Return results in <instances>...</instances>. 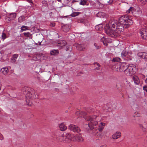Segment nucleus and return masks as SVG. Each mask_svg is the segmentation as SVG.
<instances>
[{"label":"nucleus","mask_w":147,"mask_h":147,"mask_svg":"<svg viewBox=\"0 0 147 147\" xmlns=\"http://www.w3.org/2000/svg\"><path fill=\"white\" fill-rule=\"evenodd\" d=\"M18 57V54H15L13 55L11 59V62L12 63L15 62Z\"/></svg>","instance_id":"obj_19"},{"label":"nucleus","mask_w":147,"mask_h":147,"mask_svg":"<svg viewBox=\"0 0 147 147\" xmlns=\"http://www.w3.org/2000/svg\"><path fill=\"white\" fill-rule=\"evenodd\" d=\"M99 113H94V114L90 116H86L84 117L85 119L88 121H90L88 125L91 129H92L94 128V126L98 124V121L100 120Z\"/></svg>","instance_id":"obj_2"},{"label":"nucleus","mask_w":147,"mask_h":147,"mask_svg":"<svg viewBox=\"0 0 147 147\" xmlns=\"http://www.w3.org/2000/svg\"><path fill=\"white\" fill-rule=\"evenodd\" d=\"M95 64H96L98 66H99V67L100 66V65L98 63H95Z\"/></svg>","instance_id":"obj_48"},{"label":"nucleus","mask_w":147,"mask_h":147,"mask_svg":"<svg viewBox=\"0 0 147 147\" xmlns=\"http://www.w3.org/2000/svg\"><path fill=\"white\" fill-rule=\"evenodd\" d=\"M75 136L76 137V139L75 141H76L80 142H84V140L82 137L81 134H78L76 136Z\"/></svg>","instance_id":"obj_10"},{"label":"nucleus","mask_w":147,"mask_h":147,"mask_svg":"<svg viewBox=\"0 0 147 147\" xmlns=\"http://www.w3.org/2000/svg\"><path fill=\"white\" fill-rule=\"evenodd\" d=\"M103 146H100V147H103Z\"/></svg>","instance_id":"obj_53"},{"label":"nucleus","mask_w":147,"mask_h":147,"mask_svg":"<svg viewBox=\"0 0 147 147\" xmlns=\"http://www.w3.org/2000/svg\"><path fill=\"white\" fill-rule=\"evenodd\" d=\"M66 42L65 40H62L61 41L60 44L61 46H63L66 45Z\"/></svg>","instance_id":"obj_33"},{"label":"nucleus","mask_w":147,"mask_h":147,"mask_svg":"<svg viewBox=\"0 0 147 147\" xmlns=\"http://www.w3.org/2000/svg\"><path fill=\"white\" fill-rule=\"evenodd\" d=\"M134 9V8L132 7H130L129 9L127 10L126 11V13H129L130 12L133 13V12H134L133 10Z\"/></svg>","instance_id":"obj_28"},{"label":"nucleus","mask_w":147,"mask_h":147,"mask_svg":"<svg viewBox=\"0 0 147 147\" xmlns=\"http://www.w3.org/2000/svg\"><path fill=\"white\" fill-rule=\"evenodd\" d=\"M41 42H40L39 43V45H40L41 44Z\"/></svg>","instance_id":"obj_52"},{"label":"nucleus","mask_w":147,"mask_h":147,"mask_svg":"<svg viewBox=\"0 0 147 147\" xmlns=\"http://www.w3.org/2000/svg\"><path fill=\"white\" fill-rule=\"evenodd\" d=\"M84 49V48L82 47L81 48H80L79 49V50L80 51H82Z\"/></svg>","instance_id":"obj_47"},{"label":"nucleus","mask_w":147,"mask_h":147,"mask_svg":"<svg viewBox=\"0 0 147 147\" xmlns=\"http://www.w3.org/2000/svg\"><path fill=\"white\" fill-rule=\"evenodd\" d=\"M140 127L142 128V130L143 131L147 132V128H145L142 125H141L140 126Z\"/></svg>","instance_id":"obj_35"},{"label":"nucleus","mask_w":147,"mask_h":147,"mask_svg":"<svg viewBox=\"0 0 147 147\" xmlns=\"http://www.w3.org/2000/svg\"><path fill=\"white\" fill-rule=\"evenodd\" d=\"M102 28V24H100L96 26L95 29L97 30H101Z\"/></svg>","instance_id":"obj_25"},{"label":"nucleus","mask_w":147,"mask_h":147,"mask_svg":"<svg viewBox=\"0 0 147 147\" xmlns=\"http://www.w3.org/2000/svg\"><path fill=\"white\" fill-rule=\"evenodd\" d=\"M106 124L105 123L102 122H100L98 125V130L100 132L102 131Z\"/></svg>","instance_id":"obj_13"},{"label":"nucleus","mask_w":147,"mask_h":147,"mask_svg":"<svg viewBox=\"0 0 147 147\" xmlns=\"http://www.w3.org/2000/svg\"><path fill=\"white\" fill-rule=\"evenodd\" d=\"M58 140L61 142L64 141V134H61L60 135L59 138H58Z\"/></svg>","instance_id":"obj_26"},{"label":"nucleus","mask_w":147,"mask_h":147,"mask_svg":"<svg viewBox=\"0 0 147 147\" xmlns=\"http://www.w3.org/2000/svg\"><path fill=\"white\" fill-rule=\"evenodd\" d=\"M8 21H10V20H9V19H8Z\"/></svg>","instance_id":"obj_57"},{"label":"nucleus","mask_w":147,"mask_h":147,"mask_svg":"<svg viewBox=\"0 0 147 147\" xmlns=\"http://www.w3.org/2000/svg\"><path fill=\"white\" fill-rule=\"evenodd\" d=\"M138 56L140 58L147 60V53L145 52H139L138 53Z\"/></svg>","instance_id":"obj_8"},{"label":"nucleus","mask_w":147,"mask_h":147,"mask_svg":"<svg viewBox=\"0 0 147 147\" xmlns=\"http://www.w3.org/2000/svg\"><path fill=\"white\" fill-rule=\"evenodd\" d=\"M64 141L68 142V139L66 137V134H64Z\"/></svg>","instance_id":"obj_42"},{"label":"nucleus","mask_w":147,"mask_h":147,"mask_svg":"<svg viewBox=\"0 0 147 147\" xmlns=\"http://www.w3.org/2000/svg\"><path fill=\"white\" fill-rule=\"evenodd\" d=\"M69 129L74 132L79 133L80 131V129L77 126L73 124H70L69 126Z\"/></svg>","instance_id":"obj_6"},{"label":"nucleus","mask_w":147,"mask_h":147,"mask_svg":"<svg viewBox=\"0 0 147 147\" xmlns=\"http://www.w3.org/2000/svg\"><path fill=\"white\" fill-rule=\"evenodd\" d=\"M142 38L144 39L147 40V32L141 35Z\"/></svg>","instance_id":"obj_31"},{"label":"nucleus","mask_w":147,"mask_h":147,"mask_svg":"<svg viewBox=\"0 0 147 147\" xmlns=\"http://www.w3.org/2000/svg\"><path fill=\"white\" fill-rule=\"evenodd\" d=\"M133 23V21L129 18L126 15L120 17L118 21L117 20H111L105 27V31L108 35L112 37H117L126 28Z\"/></svg>","instance_id":"obj_1"},{"label":"nucleus","mask_w":147,"mask_h":147,"mask_svg":"<svg viewBox=\"0 0 147 147\" xmlns=\"http://www.w3.org/2000/svg\"><path fill=\"white\" fill-rule=\"evenodd\" d=\"M127 55V53L125 51H123L121 53V56L123 57H126Z\"/></svg>","instance_id":"obj_29"},{"label":"nucleus","mask_w":147,"mask_h":147,"mask_svg":"<svg viewBox=\"0 0 147 147\" xmlns=\"http://www.w3.org/2000/svg\"><path fill=\"white\" fill-rule=\"evenodd\" d=\"M101 41L103 42L105 46H107L108 45V44L107 43H106L105 42V41H104V40H105V38H104V37H103L102 38H101Z\"/></svg>","instance_id":"obj_39"},{"label":"nucleus","mask_w":147,"mask_h":147,"mask_svg":"<svg viewBox=\"0 0 147 147\" xmlns=\"http://www.w3.org/2000/svg\"><path fill=\"white\" fill-rule=\"evenodd\" d=\"M24 34L26 37H29L30 35V34L29 32L24 33Z\"/></svg>","instance_id":"obj_37"},{"label":"nucleus","mask_w":147,"mask_h":147,"mask_svg":"<svg viewBox=\"0 0 147 147\" xmlns=\"http://www.w3.org/2000/svg\"><path fill=\"white\" fill-rule=\"evenodd\" d=\"M29 29V27L25 26H23L21 28V31L22 32L26 31Z\"/></svg>","instance_id":"obj_23"},{"label":"nucleus","mask_w":147,"mask_h":147,"mask_svg":"<svg viewBox=\"0 0 147 147\" xmlns=\"http://www.w3.org/2000/svg\"><path fill=\"white\" fill-rule=\"evenodd\" d=\"M138 1H140L142 4H144L147 1V0H137Z\"/></svg>","instance_id":"obj_38"},{"label":"nucleus","mask_w":147,"mask_h":147,"mask_svg":"<svg viewBox=\"0 0 147 147\" xmlns=\"http://www.w3.org/2000/svg\"><path fill=\"white\" fill-rule=\"evenodd\" d=\"M120 60V58H114L113 59V60L115 61H119Z\"/></svg>","instance_id":"obj_45"},{"label":"nucleus","mask_w":147,"mask_h":147,"mask_svg":"<svg viewBox=\"0 0 147 147\" xmlns=\"http://www.w3.org/2000/svg\"><path fill=\"white\" fill-rule=\"evenodd\" d=\"M55 24L54 23H51V24H50L51 26L52 27H53V26H55Z\"/></svg>","instance_id":"obj_46"},{"label":"nucleus","mask_w":147,"mask_h":147,"mask_svg":"<svg viewBox=\"0 0 147 147\" xmlns=\"http://www.w3.org/2000/svg\"><path fill=\"white\" fill-rule=\"evenodd\" d=\"M147 32V27L146 26L145 28H143L140 31V33L141 35L143 34L144 33H146Z\"/></svg>","instance_id":"obj_21"},{"label":"nucleus","mask_w":147,"mask_h":147,"mask_svg":"<svg viewBox=\"0 0 147 147\" xmlns=\"http://www.w3.org/2000/svg\"><path fill=\"white\" fill-rule=\"evenodd\" d=\"M121 135V134L120 132L117 131L112 136V138L113 139H116L119 138Z\"/></svg>","instance_id":"obj_12"},{"label":"nucleus","mask_w":147,"mask_h":147,"mask_svg":"<svg viewBox=\"0 0 147 147\" xmlns=\"http://www.w3.org/2000/svg\"><path fill=\"white\" fill-rule=\"evenodd\" d=\"M37 97V96L35 94V92L32 91L31 92L28 91L26 96V101L28 105H31L32 102V100Z\"/></svg>","instance_id":"obj_3"},{"label":"nucleus","mask_w":147,"mask_h":147,"mask_svg":"<svg viewBox=\"0 0 147 147\" xmlns=\"http://www.w3.org/2000/svg\"><path fill=\"white\" fill-rule=\"evenodd\" d=\"M1 111V108H0V112Z\"/></svg>","instance_id":"obj_54"},{"label":"nucleus","mask_w":147,"mask_h":147,"mask_svg":"<svg viewBox=\"0 0 147 147\" xmlns=\"http://www.w3.org/2000/svg\"><path fill=\"white\" fill-rule=\"evenodd\" d=\"M50 53L51 55H55L58 54L59 52L57 50H53L50 51Z\"/></svg>","instance_id":"obj_20"},{"label":"nucleus","mask_w":147,"mask_h":147,"mask_svg":"<svg viewBox=\"0 0 147 147\" xmlns=\"http://www.w3.org/2000/svg\"><path fill=\"white\" fill-rule=\"evenodd\" d=\"M9 71L8 68L6 67H4L1 69V72L4 75L7 74Z\"/></svg>","instance_id":"obj_14"},{"label":"nucleus","mask_w":147,"mask_h":147,"mask_svg":"<svg viewBox=\"0 0 147 147\" xmlns=\"http://www.w3.org/2000/svg\"><path fill=\"white\" fill-rule=\"evenodd\" d=\"M113 2V0H109V1H107V4L111 5Z\"/></svg>","instance_id":"obj_40"},{"label":"nucleus","mask_w":147,"mask_h":147,"mask_svg":"<svg viewBox=\"0 0 147 147\" xmlns=\"http://www.w3.org/2000/svg\"><path fill=\"white\" fill-rule=\"evenodd\" d=\"M132 80L135 84L138 85L140 83V79L137 76L135 75L134 76L132 77Z\"/></svg>","instance_id":"obj_11"},{"label":"nucleus","mask_w":147,"mask_h":147,"mask_svg":"<svg viewBox=\"0 0 147 147\" xmlns=\"http://www.w3.org/2000/svg\"><path fill=\"white\" fill-rule=\"evenodd\" d=\"M51 13H52V12H51V13H50V15Z\"/></svg>","instance_id":"obj_56"},{"label":"nucleus","mask_w":147,"mask_h":147,"mask_svg":"<svg viewBox=\"0 0 147 147\" xmlns=\"http://www.w3.org/2000/svg\"><path fill=\"white\" fill-rule=\"evenodd\" d=\"M127 64L125 63H117L116 65L113 66L116 68V70L118 72L125 71V69L127 68Z\"/></svg>","instance_id":"obj_5"},{"label":"nucleus","mask_w":147,"mask_h":147,"mask_svg":"<svg viewBox=\"0 0 147 147\" xmlns=\"http://www.w3.org/2000/svg\"><path fill=\"white\" fill-rule=\"evenodd\" d=\"M139 115L138 114H136L135 115H134V117L138 116Z\"/></svg>","instance_id":"obj_49"},{"label":"nucleus","mask_w":147,"mask_h":147,"mask_svg":"<svg viewBox=\"0 0 147 147\" xmlns=\"http://www.w3.org/2000/svg\"><path fill=\"white\" fill-rule=\"evenodd\" d=\"M25 17L24 16H21L18 19V21L19 22H22L25 20Z\"/></svg>","instance_id":"obj_24"},{"label":"nucleus","mask_w":147,"mask_h":147,"mask_svg":"<svg viewBox=\"0 0 147 147\" xmlns=\"http://www.w3.org/2000/svg\"><path fill=\"white\" fill-rule=\"evenodd\" d=\"M136 68L134 65L131 64L128 66L127 65V68L125 70V74L127 76H131L136 73Z\"/></svg>","instance_id":"obj_4"},{"label":"nucleus","mask_w":147,"mask_h":147,"mask_svg":"<svg viewBox=\"0 0 147 147\" xmlns=\"http://www.w3.org/2000/svg\"><path fill=\"white\" fill-rule=\"evenodd\" d=\"M79 114V116L81 117H84L85 116L86 114V113L84 112V111H81L80 112V111H77L76 112V115H78Z\"/></svg>","instance_id":"obj_16"},{"label":"nucleus","mask_w":147,"mask_h":147,"mask_svg":"<svg viewBox=\"0 0 147 147\" xmlns=\"http://www.w3.org/2000/svg\"><path fill=\"white\" fill-rule=\"evenodd\" d=\"M2 38L4 40L7 38V36L6 34L4 33L3 32L1 35Z\"/></svg>","instance_id":"obj_32"},{"label":"nucleus","mask_w":147,"mask_h":147,"mask_svg":"<svg viewBox=\"0 0 147 147\" xmlns=\"http://www.w3.org/2000/svg\"><path fill=\"white\" fill-rule=\"evenodd\" d=\"M70 26H64L62 27V30L64 32H67L69 30L70 28Z\"/></svg>","instance_id":"obj_18"},{"label":"nucleus","mask_w":147,"mask_h":147,"mask_svg":"<svg viewBox=\"0 0 147 147\" xmlns=\"http://www.w3.org/2000/svg\"><path fill=\"white\" fill-rule=\"evenodd\" d=\"M98 15H102V17H103V16L104 15V13H103V12H99L98 13Z\"/></svg>","instance_id":"obj_44"},{"label":"nucleus","mask_w":147,"mask_h":147,"mask_svg":"<svg viewBox=\"0 0 147 147\" xmlns=\"http://www.w3.org/2000/svg\"><path fill=\"white\" fill-rule=\"evenodd\" d=\"M40 58V55L38 54H35L34 55L33 59L34 61H37Z\"/></svg>","instance_id":"obj_22"},{"label":"nucleus","mask_w":147,"mask_h":147,"mask_svg":"<svg viewBox=\"0 0 147 147\" xmlns=\"http://www.w3.org/2000/svg\"><path fill=\"white\" fill-rule=\"evenodd\" d=\"M133 14L135 15V16H139L142 13V11L141 9L139 7H137L135 9L133 10Z\"/></svg>","instance_id":"obj_9"},{"label":"nucleus","mask_w":147,"mask_h":147,"mask_svg":"<svg viewBox=\"0 0 147 147\" xmlns=\"http://www.w3.org/2000/svg\"><path fill=\"white\" fill-rule=\"evenodd\" d=\"M94 46L95 47L96 49H100V46L98 45L96 43H94Z\"/></svg>","instance_id":"obj_36"},{"label":"nucleus","mask_w":147,"mask_h":147,"mask_svg":"<svg viewBox=\"0 0 147 147\" xmlns=\"http://www.w3.org/2000/svg\"><path fill=\"white\" fill-rule=\"evenodd\" d=\"M81 1L80 3V4L83 5H84L86 4L87 2V0H80Z\"/></svg>","instance_id":"obj_27"},{"label":"nucleus","mask_w":147,"mask_h":147,"mask_svg":"<svg viewBox=\"0 0 147 147\" xmlns=\"http://www.w3.org/2000/svg\"><path fill=\"white\" fill-rule=\"evenodd\" d=\"M66 137L68 139V141H69L71 140L75 141L76 140V137L74 134H70L67 133L66 134Z\"/></svg>","instance_id":"obj_7"},{"label":"nucleus","mask_w":147,"mask_h":147,"mask_svg":"<svg viewBox=\"0 0 147 147\" xmlns=\"http://www.w3.org/2000/svg\"><path fill=\"white\" fill-rule=\"evenodd\" d=\"M145 82L147 84V78L145 80Z\"/></svg>","instance_id":"obj_50"},{"label":"nucleus","mask_w":147,"mask_h":147,"mask_svg":"<svg viewBox=\"0 0 147 147\" xmlns=\"http://www.w3.org/2000/svg\"><path fill=\"white\" fill-rule=\"evenodd\" d=\"M103 109L106 111H111V108L108 107L107 106H105L104 107Z\"/></svg>","instance_id":"obj_30"},{"label":"nucleus","mask_w":147,"mask_h":147,"mask_svg":"<svg viewBox=\"0 0 147 147\" xmlns=\"http://www.w3.org/2000/svg\"><path fill=\"white\" fill-rule=\"evenodd\" d=\"M78 12L73 13L71 14V16L72 17H75L76 16H78Z\"/></svg>","instance_id":"obj_34"},{"label":"nucleus","mask_w":147,"mask_h":147,"mask_svg":"<svg viewBox=\"0 0 147 147\" xmlns=\"http://www.w3.org/2000/svg\"><path fill=\"white\" fill-rule=\"evenodd\" d=\"M0 140H2L4 139L3 136L1 134H0Z\"/></svg>","instance_id":"obj_41"},{"label":"nucleus","mask_w":147,"mask_h":147,"mask_svg":"<svg viewBox=\"0 0 147 147\" xmlns=\"http://www.w3.org/2000/svg\"><path fill=\"white\" fill-rule=\"evenodd\" d=\"M86 111L88 112V113H90V112L88 110V109H87V110H86Z\"/></svg>","instance_id":"obj_51"},{"label":"nucleus","mask_w":147,"mask_h":147,"mask_svg":"<svg viewBox=\"0 0 147 147\" xmlns=\"http://www.w3.org/2000/svg\"><path fill=\"white\" fill-rule=\"evenodd\" d=\"M143 89L144 90L147 92V86H143Z\"/></svg>","instance_id":"obj_43"},{"label":"nucleus","mask_w":147,"mask_h":147,"mask_svg":"<svg viewBox=\"0 0 147 147\" xmlns=\"http://www.w3.org/2000/svg\"><path fill=\"white\" fill-rule=\"evenodd\" d=\"M59 127L61 131H63L67 129V127L63 124L61 123L59 125Z\"/></svg>","instance_id":"obj_17"},{"label":"nucleus","mask_w":147,"mask_h":147,"mask_svg":"<svg viewBox=\"0 0 147 147\" xmlns=\"http://www.w3.org/2000/svg\"><path fill=\"white\" fill-rule=\"evenodd\" d=\"M1 90V87L0 86V90Z\"/></svg>","instance_id":"obj_55"},{"label":"nucleus","mask_w":147,"mask_h":147,"mask_svg":"<svg viewBox=\"0 0 147 147\" xmlns=\"http://www.w3.org/2000/svg\"><path fill=\"white\" fill-rule=\"evenodd\" d=\"M16 13H11L9 14V15L8 16V18L10 19V20H13L16 18Z\"/></svg>","instance_id":"obj_15"}]
</instances>
